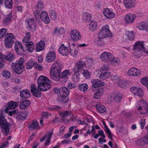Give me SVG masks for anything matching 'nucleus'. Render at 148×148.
I'll list each match as a JSON object with an SVG mask.
<instances>
[{
    "instance_id": "ea45409f",
    "label": "nucleus",
    "mask_w": 148,
    "mask_h": 148,
    "mask_svg": "<svg viewBox=\"0 0 148 148\" xmlns=\"http://www.w3.org/2000/svg\"><path fill=\"white\" fill-rule=\"evenodd\" d=\"M82 19L84 22H88L91 19V15L88 12H84L83 14Z\"/></svg>"
},
{
    "instance_id": "58836bf2",
    "label": "nucleus",
    "mask_w": 148,
    "mask_h": 148,
    "mask_svg": "<svg viewBox=\"0 0 148 148\" xmlns=\"http://www.w3.org/2000/svg\"><path fill=\"white\" fill-rule=\"evenodd\" d=\"M29 127L30 128V129L31 130H34L36 129H40V127L39 126L38 122L35 121H33Z\"/></svg>"
},
{
    "instance_id": "de8ad7c7",
    "label": "nucleus",
    "mask_w": 148,
    "mask_h": 148,
    "mask_svg": "<svg viewBox=\"0 0 148 148\" xmlns=\"http://www.w3.org/2000/svg\"><path fill=\"white\" fill-rule=\"evenodd\" d=\"M31 38V35L30 33L27 32L26 33L25 37L23 39V41L24 43H27Z\"/></svg>"
},
{
    "instance_id": "8fccbe9b",
    "label": "nucleus",
    "mask_w": 148,
    "mask_h": 148,
    "mask_svg": "<svg viewBox=\"0 0 148 148\" xmlns=\"http://www.w3.org/2000/svg\"><path fill=\"white\" fill-rule=\"evenodd\" d=\"M34 64V62L32 60H29L26 64V67L27 69H32Z\"/></svg>"
},
{
    "instance_id": "aec40b11",
    "label": "nucleus",
    "mask_w": 148,
    "mask_h": 148,
    "mask_svg": "<svg viewBox=\"0 0 148 148\" xmlns=\"http://www.w3.org/2000/svg\"><path fill=\"white\" fill-rule=\"evenodd\" d=\"M59 53L64 56H66L69 54L68 47H65L64 44H62L58 49Z\"/></svg>"
},
{
    "instance_id": "9b49d317",
    "label": "nucleus",
    "mask_w": 148,
    "mask_h": 148,
    "mask_svg": "<svg viewBox=\"0 0 148 148\" xmlns=\"http://www.w3.org/2000/svg\"><path fill=\"white\" fill-rule=\"evenodd\" d=\"M26 21L28 24L27 28L29 30L34 32L36 30L37 25L34 18L27 19Z\"/></svg>"
},
{
    "instance_id": "423d86ee",
    "label": "nucleus",
    "mask_w": 148,
    "mask_h": 148,
    "mask_svg": "<svg viewBox=\"0 0 148 148\" xmlns=\"http://www.w3.org/2000/svg\"><path fill=\"white\" fill-rule=\"evenodd\" d=\"M110 35V32L109 26L107 25L103 26L99 34V37L103 39Z\"/></svg>"
},
{
    "instance_id": "338daca9",
    "label": "nucleus",
    "mask_w": 148,
    "mask_h": 148,
    "mask_svg": "<svg viewBox=\"0 0 148 148\" xmlns=\"http://www.w3.org/2000/svg\"><path fill=\"white\" fill-rule=\"evenodd\" d=\"M145 119H142L139 122L140 124V125L141 128L142 129H143L145 125Z\"/></svg>"
},
{
    "instance_id": "72a5a7b5",
    "label": "nucleus",
    "mask_w": 148,
    "mask_h": 148,
    "mask_svg": "<svg viewBox=\"0 0 148 148\" xmlns=\"http://www.w3.org/2000/svg\"><path fill=\"white\" fill-rule=\"evenodd\" d=\"M30 104V102L29 100H26L22 102L19 105L21 109H24L27 108Z\"/></svg>"
},
{
    "instance_id": "79ce46f5",
    "label": "nucleus",
    "mask_w": 148,
    "mask_h": 148,
    "mask_svg": "<svg viewBox=\"0 0 148 148\" xmlns=\"http://www.w3.org/2000/svg\"><path fill=\"white\" fill-rule=\"evenodd\" d=\"M67 96L64 95H59L58 98V100L61 103H65L69 100Z\"/></svg>"
},
{
    "instance_id": "6e6552de",
    "label": "nucleus",
    "mask_w": 148,
    "mask_h": 148,
    "mask_svg": "<svg viewBox=\"0 0 148 148\" xmlns=\"http://www.w3.org/2000/svg\"><path fill=\"white\" fill-rule=\"evenodd\" d=\"M0 125H2L1 128L2 131L3 132V134L8 135L9 132V123L7 122L6 120H3L2 118L0 117Z\"/></svg>"
},
{
    "instance_id": "bb28decb",
    "label": "nucleus",
    "mask_w": 148,
    "mask_h": 148,
    "mask_svg": "<svg viewBox=\"0 0 148 148\" xmlns=\"http://www.w3.org/2000/svg\"><path fill=\"white\" fill-rule=\"evenodd\" d=\"M70 54L73 57L76 56L78 52L77 47L74 43L72 44L70 46Z\"/></svg>"
},
{
    "instance_id": "f3484780",
    "label": "nucleus",
    "mask_w": 148,
    "mask_h": 148,
    "mask_svg": "<svg viewBox=\"0 0 148 148\" xmlns=\"http://www.w3.org/2000/svg\"><path fill=\"white\" fill-rule=\"evenodd\" d=\"M40 17L42 20L46 24H48L50 21L49 15L47 12L45 11H42L40 15Z\"/></svg>"
},
{
    "instance_id": "cd10ccee",
    "label": "nucleus",
    "mask_w": 148,
    "mask_h": 148,
    "mask_svg": "<svg viewBox=\"0 0 148 148\" xmlns=\"http://www.w3.org/2000/svg\"><path fill=\"white\" fill-rule=\"evenodd\" d=\"M134 33L133 31H128L124 36V38L126 37V39L130 41H132L134 39Z\"/></svg>"
},
{
    "instance_id": "e2e57ef3",
    "label": "nucleus",
    "mask_w": 148,
    "mask_h": 148,
    "mask_svg": "<svg viewBox=\"0 0 148 148\" xmlns=\"http://www.w3.org/2000/svg\"><path fill=\"white\" fill-rule=\"evenodd\" d=\"M48 109L50 111H53L54 110H58L61 108V107L57 105L53 106L51 107L48 108Z\"/></svg>"
},
{
    "instance_id": "f03ea898",
    "label": "nucleus",
    "mask_w": 148,
    "mask_h": 148,
    "mask_svg": "<svg viewBox=\"0 0 148 148\" xmlns=\"http://www.w3.org/2000/svg\"><path fill=\"white\" fill-rule=\"evenodd\" d=\"M143 51L148 53V50L145 49L143 42L138 41L136 42L133 48V53L134 56L137 57L141 56Z\"/></svg>"
},
{
    "instance_id": "2f4dec72",
    "label": "nucleus",
    "mask_w": 148,
    "mask_h": 148,
    "mask_svg": "<svg viewBox=\"0 0 148 148\" xmlns=\"http://www.w3.org/2000/svg\"><path fill=\"white\" fill-rule=\"evenodd\" d=\"M20 95L21 97L23 98H29L30 96V91L27 90H24L21 92Z\"/></svg>"
},
{
    "instance_id": "603ef678",
    "label": "nucleus",
    "mask_w": 148,
    "mask_h": 148,
    "mask_svg": "<svg viewBox=\"0 0 148 148\" xmlns=\"http://www.w3.org/2000/svg\"><path fill=\"white\" fill-rule=\"evenodd\" d=\"M12 4V0H6L5 4L6 7L10 8Z\"/></svg>"
},
{
    "instance_id": "6e6d98bb",
    "label": "nucleus",
    "mask_w": 148,
    "mask_h": 148,
    "mask_svg": "<svg viewBox=\"0 0 148 148\" xmlns=\"http://www.w3.org/2000/svg\"><path fill=\"white\" fill-rule=\"evenodd\" d=\"M26 117L25 114L21 113L18 114L17 116V118L19 119L23 120L25 119Z\"/></svg>"
},
{
    "instance_id": "c03bdc74",
    "label": "nucleus",
    "mask_w": 148,
    "mask_h": 148,
    "mask_svg": "<svg viewBox=\"0 0 148 148\" xmlns=\"http://www.w3.org/2000/svg\"><path fill=\"white\" fill-rule=\"evenodd\" d=\"M50 74L51 79L55 81H58L61 78L60 73H52Z\"/></svg>"
},
{
    "instance_id": "bf43d9fd",
    "label": "nucleus",
    "mask_w": 148,
    "mask_h": 148,
    "mask_svg": "<svg viewBox=\"0 0 148 148\" xmlns=\"http://www.w3.org/2000/svg\"><path fill=\"white\" fill-rule=\"evenodd\" d=\"M139 88L133 86L131 87L130 88V90L133 94H134V95H135Z\"/></svg>"
},
{
    "instance_id": "4be33fe9",
    "label": "nucleus",
    "mask_w": 148,
    "mask_h": 148,
    "mask_svg": "<svg viewBox=\"0 0 148 148\" xmlns=\"http://www.w3.org/2000/svg\"><path fill=\"white\" fill-rule=\"evenodd\" d=\"M111 79L112 80L117 82L119 84V86L121 87H123L125 85V83L124 81L120 78H119V77L116 76L114 75H111Z\"/></svg>"
},
{
    "instance_id": "7ed1b4c3",
    "label": "nucleus",
    "mask_w": 148,
    "mask_h": 148,
    "mask_svg": "<svg viewBox=\"0 0 148 148\" xmlns=\"http://www.w3.org/2000/svg\"><path fill=\"white\" fill-rule=\"evenodd\" d=\"M24 59L20 58L18 60H16L15 62L12 63L11 67L14 72L18 74H20L23 72L24 68L23 63Z\"/></svg>"
},
{
    "instance_id": "3c124183",
    "label": "nucleus",
    "mask_w": 148,
    "mask_h": 148,
    "mask_svg": "<svg viewBox=\"0 0 148 148\" xmlns=\"http://www.w3.org/2000/svg\"><path fill=\"white\" fill-rule=\"evenodd\" d=\"M140 82L147 87V86L148 85V77H144L140 80Z\"/></svg>"
},
{
    "instance_id": "a878e982",
    "label": "nucleus",
    "mask_w": 148,
    "mask_h": 148,
    "mask_svg": "<svg viewBox=\"0 0 148 148\" xmlns=\"http://www.w3.org/2000/svg\"><path fill=\"white\" fill-rule=\"evenodd\" d=\"M109 62L111 65L114 66L119 65L120 63V60L117 58H116L113 55L112 56Z\"/></svg>"
},
{
    "instance_id": "39448f33",
    "label": "nucleus",
    "mask_w": 148,
    "mask_h": 148,
    "mask_svg": "<svg viewBox=\"0 0 148 148\" xmlns=\"http://www.w3.org/2000/svg\"><path fill=\"white\" fill-rule=\"evenodd\" d=\"M16 40L15 36L11 33H7L5 36L4 45L5 47L10 48L13 46Z\"/></svg>"
},
{
    "instance_id": "473e14b6",
    "label": "nucleus",
    "mask_w": 148,
    "mask_h": 148,
    "mask_svg": "<svg viewBox=\"0 0 148 148\" xmlns=\"http://www.w3.org/2000/svg\"><path fill=\"white\" fill-rule=\"evenodd\" d=\"M60 116L62 117L64 120H65V118L69 116L70 117L73 115V114L69 111H66L61 112L60 113Z\"/></svg>"
},
{
    "instance_id": "9d476101",
    "label": "nucleus",
    "mask_w": 148,
    "mask_h": 148,
    "mask_svg": "<svg viewBox=\"0 0 148 148\" xmlns=\"http://www.w3.org/2000/svg\"><path fill=\"white\" fill-rule=\"evenodd\" d=\"M136 17V15L135 14L129 13L125 15L124 20L126 24H129L133 22Z\"/></svg>"
},
{
    "instance_id": "6ab92c4d",
    "label": "nucleus",
    "mask_w": 148,
    "mask_h": 148,
    "mask_svg": "<svg viewBox=\"0 0 148 148\" xmlns=\"http://www.w3.org/2000/svg\"><path fill=\"white\" fill-rule=\"evenodd\" d=\"M123 3L127 9H130L134 6L136 4V0H123Z\"/></svg>"
},
{
    "instance_id": "69168bd1",
    "label": "nucleus",
    "mask_w": 148,
    "mask_h": 148,
    "mask_svg": "<svg viewBox=\"0 0 148 148\" xmlns=\"http://www.w3.org/2000/svg\"><path fill=\"white\" fill-rule=\"evenodd\" d=\"M121 97L119 95H116L114 97V100L116 102L120 101L121 99Z\"/></svg>"
},
{
    "instance_id": "a211bd4d",
    "label": "nucleus",
    "mask_w": 148,
    "mask_h": 148,
    "mask_svg": "<svg viewBox=\"0 0 148 148\" xmlns=\"http://www.w3.org/2000/svg\"><path fill=\"white\" fill-rule=\"evenodd\" d=\"M18 106V104L16 102L13 101H10L7 104L6 107L5 108L8 112V110H12L15 109Z\"/></svg>"
},
{
    "instance_id": "09e8293b",
    "label": "nucleus",
    "mask_w": 148,
    "mask_h": 148,
    "mask_svg": "<svg viewBox=\"0 0 148 148\" xmlns=\"http://www.w3.org/2000/svg\"><path fill=\"white\" fill-rule=\"evenodd\" d=\"M80 75L79 74L75 73L73 75V80L75 82H78L80 80Z\"/></svg>"
},
{
    "instance_id": "f8f14e48",
    "label": "nucleus",
    "mask_w": 148,
    "mask_h": 148,
    "mask_svg": "<svg viewBox=\"0 0 148 148\" xmlns=\"http://www.w3.org/2000/svg\"><path fill=\"white\" fill-rule=\"evenodd\" d=\"M141 71L135 67L130 69L128 71V74L129 76L137 77L140 74Z\"/></svg>"
},
{
    "instance_id": "0e129e2a",
    "label": "nucleus",
    "mask_w": 148,
    "mask_h": 148,
    "mask_svg": "<svg viewBox=\"0 0 148 148\" xmlns=\"http://www.w3.org/2000/svg\"><path fill=\"white\" fill-rule=\"evenodd\" d=\"M83 71L81 72H82L83 74L84 75V77L86 78H88L90 76V74L89 73L88 71L87 70H83Z\"/></svg>"
},
{
    "instance_id": "052dcab7",
    "label": "nucleus",
    "mask_w": 148,
    "mask_h": 148,
    "mask_svg": "<svg viewBox=\"0 0 148 148\" xmlns=\"http://www.w3.org/2000/svg\"><path fill=\"white\" fill-rule=\"evenodd\" d=\"M104 130L108 134V136L110 138H112V136L111 132L109 129L106 126H105Z\"/></svg>"
},
{
    "instance_id": "c756f323",
    "label": "nucleus",
    "mask_w": 148,
    "mask_h": 148,
    "mask_svg": "<svg viewBox=\"0 0 148 148\" xmlns=\"http://www.w3.org/2000/svg\"><path fill=\"white\" fill-rule=\"evenodd\" d=\"M7 61L12 62L15 59V56L14 54L11 53H8L6 55L4 56V58Z\"/></svg>"
},
{
    "instance_id": "864d4df0",
    "label": "nucleus",
    "mask_w": 148,
    "mask_h": 148,
    "mask_svg": "<svg viewBox=\"0 0 148 148\" xmlns=\"http://www.w3.org/2000/svg\"><path fill=\"white\" fill-rule=\"evenodd\" d=\"M9 110H8V112L6 110V109H5V112L9 114V115L12 116L13 114H16L18 112V111L16 110H14L12 111H9Z\"/></svg>"
},
{
    "instance_id": "e433bc0d",
    "label": "nucleus",
    "mask_w": 148,
    "mask_h": 148,
    "mask_svg": "<svg viewBox=\"0 0 148 148\" xmlns=\"http://www.w3.org/2000/svg\"><path fill=\"white\" fill-rule=\"evenodd\" d=\"M97 25V22L95 21H92L89 25V30L90 31L93 32L96 29Z\"/></svg>"
},
{
    "instance_id": "37998d69",
    "label": "nucleus",
    "mask_w": 148,
    "mask_h": 148,
    "mask_svg": "<svg viewBox=\"0 0 148 148\" xmlns=\"http://www.w3.org/2000/svg\"><path fill=\"white\" fill-rule=\"evenodd\" d=\"M97 110L100 113H103L106 111V108L102 105H97L96 106Z\"/></svg>"
},
{
    "instance_id": "ddd939ff",
    "label": "nucleus",
    "mask_w": 148,
    "mask_h": 148,
    "mask_svg": "<svg viewBox=\"0 0 148 148\" xmlns=\"http://www.w3.org/2000/svg\"><path fill=\"white\" fill-rule=\"evenodd\" d=\"M71 37L72 39L74 41H78L81 39V36L79 32L76 29H73L71 31Z\"/></svg>"
},
{
    "instance_id": "5701e85b",
    "label": "nucleus",
    "mask_w": 148,
    "mask_h": 148,
    "mask_svg": "<svg viewBox=\"0 0 148 148\" xmlns=\"http://www.w3.org/2000/svg\"><path fill=\"white\" fill-rule=\"evenodd\" d=\"M31 90L33 95L36 97L40 98L41 96V93L40 91L36 89L34 85H32L31 86Z\"/></svg>"
},
{
    "instance_id": "393cba45",
    "label": "nucleus",
    "mask_w": 148,
    "mask_h": 148,
    "mask_svg": "<svg viewBox=\"0 0 148 148\" xmlns=\"http://www.w3.org/2000/svg\"><path fill=\"white\" fill-rule=\"evenodd\" d=\"M91 83L92 86L94 88L101 86L104 84L100 80L98 79H92Z\"/></svg>"
},
{
    "instance_id": "c85d7f7f",
    "label": "nucleus",
    "mask_w": 148,
    "mask_h": 148,
    "mask_svg": "<svg viewBox=\"0 0 148 148\" xmlns=\"http://www.w3.org/2000/svg\"><path fill=\"white\" fill-rule=\"evenodd\" d=\"M45 44L44 41L41 40L36 44V50L38 51L43 50L45 47Z\"/></svg>"
},
{
    "instance_id": "5fc2aeb1",
    "label": "nucleus",
    "mask_w": 148,
    "mask_h": 148,
    "mask_svg": "<svg viewBox=\"0 0 148 148\" xmlns=\"http://www.w3.org/2000/svg\"><path fill=\"white\" fill-rule=\"evenodd\" d=\"M50 14L51 18L52 19L55 20L56 19L57 16L56 13L53 10L51 11Z\"/></svg>"
},
{
    "instance_id": "0eeeda50",
    "label": "nucleus",
    "mask_w": 148,
    "mask_h": 148,
    "mask_svg": "<svg viewBox=\"0 0 148 148\" xmlns=\"http://www.w3.org/2000/svg\"><path fill=\"white\" fill-rule=\"evenodd\" d=\"M62 65L59 61H56L51 66L50 70V73H60Z\"/></svg>"
},
{
    "instance_id": "412c9836",
    "label": "nucleus",
    "mask_w": 148,
    "mask_h": 148,
    "mask_svg": "<svg viewBox=\"0 0 148 148\" xmlns=\"http://www.w3.org/2000/svg\"><path fill=\"white\" fill-rule=\"evenodd\" d=\"M137 27L141 30H145L148 32V22H142L138 23L137 25Z\"/></svg>"
},
{
    "instance_id": "4468645a",
    "label": "nucleus",
    "mask_w": 148,
    "mask_h": 148,
    "mask_svg": "<svg viewBox=\"0 0 148 148\" xmlns=\"http://www.w3.org/2000/svg\"><path fill=\"white\" fill-rule=\"evenodd\" d=\"M55 49H54L53 51H50L47 53L46 60L48 62H51L54 60L56 58V54L55 52Z\"/></svg>"
},
{
    "instance_id": "20e7f679",
    "label": "nucleus",
    "mask_w": 148,
    "mask_h": 148,
    "mask_svg": "<svg viewBox=\"0 0 148 148\" xmlns=\"http://www.w3.org/2000/svg\"><path fill=\"white\" fill-rule=\"evenodd\" d=\"M136 109L140 114L144 115L148 114V107L147 102L144 100H139L137 102Z\"/></svg>"
},
{
    "instance_id": "4d7b16f0",
    "label": "nucleus",
    "mask_w": 148,
    "mask_h": 148,
    "mask_svg": "<svg viewBox=\"0 0 148 148\" xmlns=\"http://www.w3.org/2000/svg\"><path fill=\"white\" fill-rule=\"evenodd\" d=\"M7 30L6 29L3 28L0 30V38L3 37L5 34Z\"/></svg>"
},
{
    "instance_id": "f704fd0d",
    "label": "nucleus",
    "mask_w": 148,
    "mask_h": 148,
    "mask_svg": "<svg viewBox=\"0 0 148 148\" xmlns=\"http://www.w3.org/2000/svg\"><path fill=\"white\" fill-rule=\"evenodd\" d=\"M103 90L102 89H98L94 94L93 98L96 99H100L103 93Z\"/></svg>"
},
{
    "instance_id": "774afa93",
    "label": "nucleus",
    "mask_w": 148,
    "mask_h": 148,
    "mask_svg": "<svg viewBox=\"0 0 148 148\" xmlns=\"http://www.w3.org/2000/svg\"><path fill=\"white\" fill-rule=\"evenodd\" d=\"M109 70V67L108 66L105 64L103 65L100 69V71H108Z\"/></svg>"
},
{
    "instance_id": "dca6fc26",
    "label": "nucleus",
    "mask_w": 148,
    "mask_h": 148,
    "mask_svg": "<svg viewBox=\"0 0 148 148\" xmlns=\"http://www.w3.org/2000/svg\"><path fill=\"white\" fill-rule=\"evenodd\" d=\"M103 13L104 16L109 19L114 18L115 16V13L113 12L112 9L106 8L104 9L103 11Z\"/></svg>"
},
{
    "instance_id": "7c9ffc66",
    "label": "nucleus",
    "mask_w": 148,
    "mask_h": 148,
    "mask_svg": "<svg viewBox=\"0 0 148 148\" xmlns=\"http://www.w3.org/2000/svg\"><path fill=\"white\" fill-rule=\"evenodd\" d=\"M69 93V90L66 87L64 86L60 88V95L68 96Z\"/></svg>"
},
{
    "instance_id": "a19ab883",
    "label": "nucleus",
    "mask_w": 148,
    "mask_h": 148,
    "mask_svg": "<svg viewBox=\"0 0 148 148\" xmlns=\"http://www.w3.org/2000/svg\"><path fill=\"white\" fill-rule=\"evenodd\" d=\"M111 76V74L108 72H105L101 73L99 75V78L102 79L108 78Z\"/></svg>"
},
{
    "instance_id": "49530a36",
    "label": "nucleus",
    "mask_w": 148,
    "mask_h": 148,
    "mask_svg": "<svg viewBox=\"0 0 148 148\" xmlns=\"http://www.w3.org/2000/svg\"><path fill=\"white\" fill-rule=\"evenodd\" d=\"M69 70H65L60 73L61 78L63 79L69 75Z\"/></svg>"
},
{
    "instance_id": "1a4fd4ad",
    "label": "nucleus",
    "mask_w": 148,
    "mask_h": 148,
    "mask_svg": "<svg viewBox=\"0 0 148 148\" xmlns=\"http://www.w3.org/2000/svg\"><path fill=\"white\" fill-rule=\"evenodd\" d=\"M86 66V64L84 61L79 60L73 68V71L75 73H77L80 71L82 72L83 69Z\"/></svg>"
},
{
    "instance_id": "13d9d810",
    "label": "nucleus",
    "mask_w": 148,
    "mask_h": 148,
    "mask_svg": "<svg viewBox=\"0 0 148 148\" xmlns=\"http://www.w3.org/2000/svg\"><path fill=\"white\" fill-rule=\"evenodd\" d=\"M143 95V93L142 89L141 88H139L135 95L138 97H141Z\"/></svg>"
},
{
    "instance_id": "c9c22d12",
    "label": "nucleus",
    "mask_w": 148,
    "mask_h": 148,
    "mask_svg": "<svg viewBox=\"0 0 148 148\" xmlns=\"http://www.w3.org/2000/svg\"><path fill=\"white\" fill-rule=\"evenodd\" d=\"M26 46L27 50L30 52H32L34 50V43L32 41L28 42L26 43Z\"/></svg>"
},
{
    "instance_id": "2eb2a0df",
    "label": "nucleus",
    "mask_w": 148,
    "mask_h": 148,
    "mask_svg": "<svg viewBox=\"0 0 148 148\" xmlns=\"http://www.w3.org/2000/svg\"><path fill=\"white\" fill-rule=\"evenodd\" d=\"M112 55L110 52L105 51L101 54L100 58L102 61L108 62L110 60Z\"/></svg>"
},
{
    "instance_id": "a18cd8bd",
    "label": "nucleus",
    "mask_w": 148,
    "mask_h": 148,
    "mask_svg": "<svg viewBox=\"0 0 148 148\" xmlns=\"http://www.w3.org/2000/svg\"><path fill=\"white\" fill-rule=\"evenodd\" d=\"M88 88V86L87 84L85 83H82L79 85V89L80 91L84 92L87 90Z\"/></svg>"
},
{
    "instance_id": "680f3d73",
    "label": "nucleus",
    "mask_w": 148,
    "mask_h": 148,
    "mask_svg": "<svg viewBox=\"0 0 148 148\" xmlns=\"http://www.w3.org/2000/svg\"><path fill=\"white\" fill-rule=\"evenodd\" d=\"M37 7L38 8L42 10L44 8V4L41 1H38Z\"/></svg>"
},
{
    "instance_id": "4c0bfd02",
    "label": "nucleus",
    "mask_w": 148,
    "mask_h": 148,
    "mask_svg": "<svg viewBox=\"0 0 148 148\" xmlns=\"http://www.w3.org/2000/svg\"><path fill=\"white\" fill-rule=\"evenodd\" d=\"M1 75L3 77L7 79L10 78L12 76L10 72L9 71L5 70H3L2 71Z\"/></svg>"
},
{
    "instance_id": "f257e3e1",
    "label": "nucleus",
    "mask_w": 148,
    "mask_h": 148,
    "mask_svg": "<svg viewBox=\"0 0 148 148\" xmlns=\"http://www.w3.org/2000/svg\"><path fill=\"white\" fill-rule=\"evenodd\" d=\"M37 81L38 88L41 91H46L51 88L50 81L47 77L40 75L38 78Z\"/></svg>"
},
{
    "instance_id": "b1692460",
    "label": "nucleus",
    "mask_w": 148,
    "mask_h": 148,
    "mask_svg": "<svg viewBox=\"0 0 148 148\" xmlns=\"http://www.w3.org/2000/svg\"><path fill=\"white\" fill-rule=\"evenodd\" d=\"M14 47L16 52L17 53H23L24 51L21 43L18 41L15 42Z\"/></svg>"
}]
</instances>
